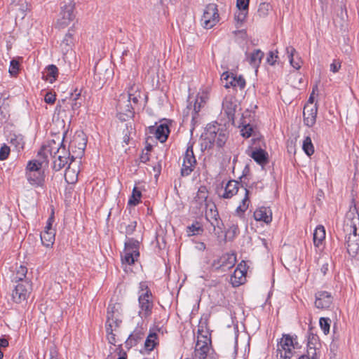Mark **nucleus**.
Returning <instances> with one entry per match:
<instances>
[{"label":"nucleus","instance_id":"9b49d317","mask_svg":"<svg viewBox=\"0 0 359 359\" xmlns=\"http://www.w3.org/2000/svg\"><path fill=\"white\" fill-rule=\"evenodd\" d=\"M334 297L327 291L320 290L315 294V306L319 309H328L333 303Z\"/></svg>","mask_w":359,"mask_h":359},{"label":"nucleus","instance_id":"0e129e2a","mask_svg":"<svg viewBox=\"0 0 359 359\" xmlns=\"http://www.w3.org/2000/svg\"><path fill=\"white\" fill-rule=\"evenodd\" d=\"M22 138L19 137L16 135H14V137H11L10 142L12 144H15L16 147H18L19 144H20V141H22Z\"/></svg>","mask_w":359,"mask_h":359},{"label":"nucleus","instance_id":"bf43d9fd","mask_svg":"<svg viewBox=\"0 0 359 359\" xmlns=\"http://www.w3.org/2000/svg\"><path fill=\"white\" fill-rule=\"evenodd\" d=\"M250 0H236V6L238 10H248Z\"/></svg>","mask_w":359,"mask_h":359},{"label":"nucleus","instance_id":"4468645a","mask_svg":"<svg viewBox=\"0 0 359 359\" xmlns=\"http://www.w3.org/2000/svg\"><path fill=\"white\" fill-rule=\"evenodd\" d=\"M317 112L318 106L316 104L313 106L309 105V104L305 105L303 111V117L304 123L306 126L311 128L315 125L316 122Z\"/></svg>","mask_w":359,"mask_h":359},{"label":"nucleus","instance_id":"aec40b11","mask_svg":"<svg viewBox=\"0 0 359 359\" xmlns=\"http://www.w3.org/2000/svg\"><path fill=\"white\" fill-rule=\"evenodd\" d=\"M205 340L202 341L198 339L194 351V357L193 359H205L207 358L208 351L210 350V346L208 343L207 342V337H204Z\"/></svg>","mask_w":359,"mask_h":359},{"label":"nucleus","instance_id":"a211bd4d","mask_svg":"<svg viewBox=\"0 0 359 359\" xmlns=\"http://www.w3.org/2000/svg\"><path fill=\"white\" fill-rule=\"evenodd\" d=\"M311 330L312 329L310 328L309 331L306 353L312 356L313 359H318L317 350L318 348L317 345H320L319 337L317 334L313 333Z\"/></svg>","mask_w":359,"mask_h":359},{"label":"nucleus","instance_id":"37998d69","mask_svg":"<svg viewBox=\"0 0 359 359\" xmlns=\"http://www.w3.org/2000/svg\"><path fill=\"white\" fill-rule=\"evenodd\" d=\"M73 43V34L71 33V30L69 29L68 32L65 34L63 40L62 41L61 46L62 47V48L66 49V50L67 51L69 48L72 47Z\"/></svg>","mask_w":359,"mask_h":359},{"label":"nucleus","instance_id":"774afa93","mask_svg":"<svg viewBox=\"0 0 359 359\" xmlns=\"http://www.w3.org/2000/svg\"><path fill=\"white\" fill-rule=\"evenodd\" d=\"M8 346V341L4 337L0 338V348H6Z\"/></svg>","mask_w":359,"mask_h":359},{"label":"nucleus","instance_id":"0eeeda50","mask_svg":"<svg viewBox=\"0 0 359 359\" xmlns=\"http://www.w3.org/2000/svg\"><path fill=\"white\" fill-rule=\"evenodd\" d=\"M219 15L217 6L215 4H208L201 18V22L203 27L210 29L219 22Z\"/></svg>","mask_w":359,"mask_h":359},{"label":"nucleus","instance_id":"f704fd0d","mask_svg":"<svg viewBox=\"0 0 359 359\" xmlns=\"http://www.w3.org/2000/svg\"><path fill=\"white\" fill-rule=\"evenodd\" d=\"M241 187L243 188V189L245 191V196L242 199L241 204L236 208V212L238 214L244 213L248 208L249 203H250V199H249L250 191H249V190L247 189L246 188L243 187V185H241Z\"/></svg>","mask_w":359,"mask_h":359},{"label":"nucleus","instance_id":"6e6552de","mask_svg":"<svg viewBox=\"0 0 359 359\" xmlns=\"http://www.w3.org/2000/svg\"><path fill=\"white\" fill-rule=\"evenodd\" d=\"M152 293L150 290L139 294L138 303L140 311L138 315L142 318H147L152 313L154 303L151 299Z\"/></svg>","mask_w":359,"mask_h":359},{"label":"nucleus","instance_id":"5fc2aeb1","mask_svg":"<svg viewBox=\"0 0 359 359\" xmlns=\"http://www.w3.org/2000/svg\"><path fill=\"white\" fill-rule=\"evenodd\" d=\"M278 57V50L270 51L268 53L266 62L271 65H274Z\"/></svg>","mask_w":359,"mask_h":359},{"label":"nucleus","instance_id":"864d4df0","mask_svg":"<svg viewBox=\"0 0 359 359\" xmlns=\"http://www.w3.org/2000/svg\"><path fill=\"white\" fill-rule=\"evenodd\" d=\"M253 132V128L250 124H245L241 130V135L245 138L250 137Z\"/></svg>","mask_w":359,"mask_h":359},{"label":"nucleus","instance_id":"5701e85b","mask_svg":"<svg viewBox=\"0 0 359 359\" xmlns=\"http://www.w3.org/2000/svg\"><path fill=\"white\" fill-rule=\"evenodd\" d=\"M254 218L256 221L270 224L272 221V212L269 208L261 207L254 212Z\"/></svg>","mask_w":359,"mask_h":359},{"label":"nucleus","instance_id":"2f4dec72","mask_svg":"<svg viewBox=\"0 0 359 359\" xmlns=\"http://www.w3.org/2000/svg\"><path fill=\"white\" fill-rule=\"evenodd\" d=\"M112 302V298L109 299V306L107 307V316L106 321V332H107V339L110 345L112 344V322L111 321V317L112 316V310L110 311V305Z\"/></svg>","mask_w":359,"mask_h":359},{"label":"nucleus","instance_id":"39448f33","mask_svg":"<svg viewBox=\"0 0 359 359\" xmlns=\"http://www.w3.org/2000/svg\"><path fill=\"white\" fill-rule=\"evenodd\" d=\"M194 143L189 142L187 149L182 156L183 162L180 170L182 177H187L194 170L197 161L193 150Z\"/></svg>","mask_w":359,"mask_h":359},{"label":"nucleus","instance_id":"423d86ee","mask_svg":"<svg viewBox=\"0 0 359 359\" xmlns=\"http://www.w3.org/2000/svg\"><path fill=\"white\" fill-rule=\"evenodd\" d=\"M139 255V242L133 238L129 239L125 243V249L121 255L122 264L132 265L137 259Z\"/></svg>","mask_w":359,"mask_h":359},{"label":"nucleus","instance_id":"cd10ccee","mask_svg":"<svg viewBox=\"0 0 359 359\" xmlns=\"http://www.w3.org/2000/svg\"><path fill=\"white\" fill-rule=\"evenodd\" d=\"M250 156L255 162L261 165H266L269 161L268 153L261 148L256 149L253 151Z\"/></svg>","mask_w":359,"mask_h":359},{"label":"nucleus","instance_id":"7ed1b4c3","mask_svg":"<svg viewBox=\"0 0 359 359\" xmlns=\"http://www.w3.org/2000/svg\"><path fill=\"white\" fill-rule=\"evenodd\" d=\"M76 3L73 0H62L60 4V12L57 20L58 28H65L76 18Z\"/></svg>","mask_w":359,"mask_h":359},{"label":"nucleus","instance_id":"a18cd8bd","mask_svg":"<svg viewBox=\"0 0 359 359\" xmlns=\"http://www.w3.org/2000/svg\"><path fill=\"white\" fill-rule=\"evenodd\" d=\"M331 320L329 318L322 317L319 320V325L323 333L327 335L330 332Z\"/></svg>","mask_w":359,"mask_h":359},{"label":"nucleus","instance_id":"c756f323","mask_svg":"<svg viewBox=\"0 0 359 359\" xmlns=\"http://www.w3.org/2000/svg\"><path fill=\"white\" fill-rule=\"evenodd\" d=\"M325 238V229L323 226L318 225L313 232V244L315 247L319 248Z\"/></svg>","mask_w":359,"mask_h":359},{"label":"nucleus","instance_id":"338daca9","mask_svg":"<svg viewBox=\"0 0 359 359\" xmlns=\"http://www.w3.org/2000/svg\"><path fill=\"white\" fill-rule=\"evenodd\" d=\"M116 350H119V352H118L119 355L117 359H127L128 358L126 352L123 351L122 349H121V348H118Z\"/></svg>","mask_w":359,"mask_h":359},{"label":"nucleus","instance_id":"b1692460","mask_svg":"<svg viewBox=\"0 0 359 359\" xmlns=\"http://www.w3.org/2000/svg\"><path fill=\"white\" fill-rule=\"evenodd\" d=\"M239 182L236 180H229L225 187L223 194L219 196L223 198H231L236 195L239 189Z\"/></svg>","mask_w":359,"mask_h":359},{"label":"nucleus","instance_id":"ea45409f","mask_svg":"<svg viewBox=\"0 0 359 359\" xmlns=\"http://www.w3.org/2000/svg\"><path fill=\"white\" fill-rule=\"evenodd\" d=\"M203 232V229L198 222H196L187 227V233L189 236L200 235Z\"/></svg>","mask_w":359,"mask_h":359},{"label":"nucleus","instance_id":"4d7b16f0","mask_svg":"<svg viewBox=\"0 0 359 359\" xmlns=\"http://www.w3.org/2000/svg\"><path fill=\"white\" fill-rule=\"evenodd\" d=\"M341 66V62L339 60H334L330 64V71L333 73L339 72Z\"/></svg>","mask_w":359,"mask_h":359},{"label":"nucleus","instance_id":"603ef678","mask_svg":"<svg viewBox=\"0 0 359 359\" xmlns=\"http://www.w3.org/2000/svg\"><path fill=\"white\" fill-rule=\"evenodd\" d=\"M10 152V147L6 144H3L0 148V161H4L7 159Z\"/></svg>","mask_w":359,"mask_h":359},{"label":"nucleus","instance_id":"79ce46f5","mask_svg":"<svg viewBox=\"0 0 359 359\" xmlns=\"http://www.w3.org/2000/svg\"><path fill=\"white\" fill-rule=\"evenodd\" d=\"M302 149L305 154L311 156L314 153V147L310 137L307 136L303 141Z\"/></svg>","mask_w":359,"mask_h":359},{"label":"nucleus","instance_id":"052dcab7","mask_svg":"<svg viewBox=\"0 0 359 359\" xmlns=\"http://www.w3.org/2000/svg\"><path fill=\"white\" fill-rule=\"evenodd\" d=\"M71 102L72 109L75 111L81 107L83 100H71Z\"/></svg>","mask_w":359,"mask_h":359},{"label":"nucleus","instance_id":"8fccbe9b","mask_svg":"<svg viewBox=\"0 0 359 359\" xmlns=\"http://www.w3.org/2000/svg\"><path fill=\"white\" fill-rule=\"evenodd\" d=\"M271 7V6L269 3L264 2L260 4L257 11L259 15L261 17L266 16Z\"/></svg>","mask_w":359,"mask_h":359},{"label":"nucleus","instance_id":"e2e57ef3","mask_svg":"<svg viewBox=\"0 0 359 359\" xmlns=\"http://www.w3.org/2000/svg\"><path fill=\"white\" fill-rule=\"evenodd\" d=\"M139 288H140V292H139V294L142 293V292H145L146 291H147L148 290H150L149 287H148V285L147 284L146 282H141L140 283V286H139Z\"/></svg>","mask_w":359,"mask_h":359},{"label":"nucleus","instance_id":"dca6fc26","mask_svg":"<svg viewBox=\"0 0 359 359\" xmlns=\"http://www.w3.org/2000/svg\"><path fill=\"white\" fill-rule=\"evenodd\" d=\"M237 104L232 99H225L222 103V109L224 114L226 115L228 121L232 125H235V114L237 110Z\"/></svg>","mask_w":359,"mask_h":359},{"label":"nucleus","instance_id":"f03ea898","mask_svg":"<svg viewBox=\"0 0 359 359\" xmlns=\"http://www.w3.org/2000/svg\"><path fill=\"white\" fill-rule=\"evenodd\" d=\"M228 136L229 133L225 126L217 122L208 125L204 139L205 149H211L215 144L222 148L225 144Z\"/></svg>","mask_w":359,"mask_h":359},{"label":"nucleus","instance_id":"3c124183","mask_svg":"<svg viewBox=\"0 0 359 359\" xmlns=\"http://www.w3.org/2000/svg\"><path fill=\"white\" fill-rule=\"evenodd\" d=\"M136 222H132L130 224L126 225L124 224H120V231H123V228H125V233L128 235L132 234L136 228Z\"/></svg>","mask_w":359,"mask_h":359},{"label":"nucleus","instance_id":"49530a36","mask_svg":"<svg viewBox=\"0 0 359 359\" xmlns=\"http://www.w3.org/2000/svg\"><path fill=\"white\" fill-rule=\"evenodd\" d=\"M205 210V219L208 221L219 215L217 207L215 204H212L209 209L208 208Z\"/></svg>","mask_w":359,"mask_h":359},{"label":"nucleus","instance_id":"9d476101","mask_svg":"<svg viewBox=\"0 0 359 359\" xmlns=\"http://www.w3.org/2000/svg\"><path fill=\"white\" fill-rule=\"evenodd\" d=\"M17 283L18 284L13 291L12 297L15 302L19 304L27 298L32 290V285L28 280Z\"/></svg>","mask_w":359,"mask_h":359},{"label":"nucleus","instance_id":"412c9836","mask_svg":"<svg viewBox=\"0 0 359 359\" xmlns=\"http://www.w3.org/2000/svg\"><path fill=\"white\" fill-rule=\"evenodd\" d=\"M247 271L245 265L243 266L241 263L234 270L233 273L231 276V281L233 286H239L244 283L245 280V274Z\"/></svg>","mask_w":359,"mask_h":359},{"label":"nucleus","instance_id":"a19ab883","mask_svg":"<svg viewBox=\"0 0 359 359\" xmlns=\"http://www.w3.org/2000/svg\"><path fill=\"white\" fill-rule=\"evenodd\" d=\"M27 273V268L25 266L20 265L16 269V273L14 276L15 282H22L27 280L26 276Z\"/></svg>","mask_w":359,"mask_h":359},{"label":"nucleus","instance_id":"f8f14e48","mask_svg":"<svg viewBox=\"0 0 359 359\" xmlns=\"http://www.w3.org/2000/svg\"><path fill=\"white\" fill-rule=\"evenodd\" d=\"M221 79L226 81L224 87L226 88L238 87L240 89H243L245 86V80L242 76L237 77L233 74H229L228 72H224L222 74Z\"/></svg>","mask_w":359,"mask_h":359},{"label":"nucleus","instance_id":"bb28decb","mask_svg":"<svg viewBox=\"0 0 359 359\" xmlns=\"http://www.w3.org/2000/svg\"><path fill=\"white\" fill-rule=\"evenodd\" d=\"M247 60L249 64L254 68L257 69L259 67L262 59L264 57V53L259 50L256 49L252 53L248 54L245 53Z\"/></svg>","mask_w":359,"mask_h":359},{"label":"nucleus","instance_id":"4c0bfd02","mask_svg":"<svg viewBox=\"0 0 359 359\" xmlns=\"http://www.w3.org/2000/svg\"><path fill=\"white\" fill-rule=\"evenodd\" d=\"M210 225L213 227V231L215 234L219 235L222 231V228L224 226V224L220 219L219 215L218 217H215L214 219H211L208 220Z\"/></svg>","mask_w":359,"mask_h":359},{"label":"nucleus","instance_id":"ddd939ff","mask_svg":"<svg viewBox=\"0 0 359 359\" xmlns=\"http://www.w3.org/2000/svg\"><path fill=\"white\" fill-rule=\"evenodd\" d=\"M147 328L141 325L138 324L134 331L128 337L126 345L128 348L136 346L139 344L144 338L146 334Z\"/></svg>","mask_w":359,"mask_h":359},{"label":"nucleus","instance_id":"13d9d810","mask_svg":"<svg viewBox=\"0 0 359 359\" xmlns=\"http://www.w3.org/2000/svg\"><path fill=\"white\" fill-rule=\"evenodd\" d=\"M55 100H56V95L55 94L51 93V92H48L46 93V94L45 95V97H44V101L47 103V104H53L55 103Z\"/></svg>","mask_w":359,"mask_h":359},{"label":"nucleus","instance_id":"c03bdc74","mask_svg":"<svg viewBox=\"0 0 359 359\" xmlns=\"http://www.w3.org/2000/svg\"><path fill=\"white\" fill-rule=\"evenodd\" d=\"M142 196L141 191L137 190L136 187H134L132 193V196L130 198L128 201V204L131 205H137L140 201Z\"/></svg>","mask_w":359,"mask_h":359},{"label":"nucleus","instance_id":"c9c22d12","mask_svg":"<svg viewBox=\"0 0 359 359\" xmlns=\"http://www.w3.org/2000/svg\"><path fill=\"white\" fill-rule=\"evenodd\" d=\"M158 335L156 332H151L147 336L144 342V348L148 351H151L158 344Z\"/></svg>","mask_w":359,"mask_h":359},{"label":"nucleus","instance_id":"de8ad7c7","mask_svg":"<svg viewBox=\"0 0 359 359\" xmlns=\"http://www.w3.org/2000/svg\"><path fill=\"white\" fill-rule=\"evenodd\" d=\"M20 70V63L15 59H13L10 62L9 73L11 76H15L18 75Z\"/></svg>","mask_w":359,"mask_h":359},{"label":"nucleus","instance_id":"09e8293b","mask_svg":"<svg viewBox=\"0 0 359 359\" xmlns=\"http://www.w3.org/2000/svg\"><path fill=\"white\" fill-rule=\"evenodd\" d=\"M204 104H201L199 100H198V104H196V100H195L194 103L193 104V109L191 111V116H192L191 121H192V123H194L196 121L198 114L200 111L201 107H203L204 106Z\"/></svg>","mask_w":359,"mask_h":359},{"label":"nucleus","instance_id":"7c9ffc66","mask_svg":"<svg viewBox=\"0 0 359 359\" xmlns=\"http://www.w3.org/2000/svg\"><path fill=\"white\" fill-rule=\"evenodd\" d=\"M170 133V130L167 124L163 123L160 124L156 129L155 135L157 140L160 141V142H165L168 137Z\"/></svg>","mask_w":359,"mask_h":359},{"label":"nucleus","instance_id":"58836bf2","mask_svg":"<svg viewBox=\"0 0 359 359\" xmlns=\"http://www.w3.org/2000/svg\"><path fill=\"white\" fill-rule=\"evenodd\" d=\"M248 13V10L242 9L238 10L234 15V19L236 21V27H241L243 23L245 22L246 17Z\"/></svg>","mask_w":359,"mask_h":359},{"label":"nucleus","instance_id":"6ab92c4d","mask_svg":"<svg viewBox=\"0 0 359 359\" xmlns=\"http://www.w3.org/2000/svg\"><path fill=\"white\" fill-rule=\"evenodd\" d=\"M65 133H64L60 142H57L55 140H48V144L52 146L51 152L53 158H56L57 155H65L69 158L70 152L66 149L65 145L63 143Z\"/></svg>","mask_w":359,"mask_h":359},{"label":"nucleus","instance_id":"680f3d73","mask_svg":"<svg viewBox=\"0 0 359 359\" xmlns=\"http://www.w3.org/2000/svg\"><path fill=\"white\" fill-rule=\"evenodd\" d=\"M70 100H83L81 97V90H78V89H76L74 93H72L70 95Z\"/></svg>","mask_w":359,"mask_h":359},{"label":"nucleus","instance_id":"a878e982","mask_svg":"<svg viewBox=\"0 0 359 359\" xmlns=\"http://www.w3.org/2000/svg\"><path fill=\"white\" fill-rule=\"evenodd\" d=\"M59 72L58 68L55 65H49L44 69L42 72V79L50 83L57 80Z\"/></svg>","mask_w":359,"mask_h":359},{"label":"nucleus","instance_id":"473e14b6","mask_svg":"<svg viewBox=\"0 0 359 359\" xmlns=\"http://www.w3.org/2000/svg\"><path fill=\"white\" fill-rule=\"evenodd\" d=\"M40 237L43 245L46 248L52 247L55 242V231H43Z\"/></svg>","mask_w":359,"mask_h":359},{"label":"nucleus","instance_id":"f257e3e1","mask_svg":"<svg viewBox=\"0 0 359 359\" xmlns=\"http://www.w3.org/2000/svg\"><path fill=\"white\" fill-rule=\"evenodd\" d=\"M117 117L121 123L117 128L123 135V142L128 144L130 139L135 135V129L131 119L134 116L133 108L130 102V97L123 95L116 104Z\"/></svg>","mask_w":359,"mask_h":359},{"label":"nucleus","instance_id":"4be33fe9","mask_svg":"<svg viewBox=\"0 0 359 359\" xmlns=\"http://www.w3.org/2000/svg\"><path fill=\"white\" fill-rule=\"evenodd\" d=\"M87 144L86 135L83 132L76 133L74 136L73 140L70 142L69 147L73 148H77L79 150L80 154H83Z\"/></svg>","mask_w":359,"mask_h":359},{"label":"nucleus","instance_id":"c85d7f7f","mask_svg":"<svg viewBox=\"0 0 359 359\" xmlns=\"http://www.w3.org/2000/svg\"><path fill=\"white\" fill-rule=\"evenodd\" d=\"M286 53L287 54L290 63L295 69H299L301 67V59L297 55L296 50L292 46H287L286 48Z\"/></svg>","mask_w":359,"mask_h":359},{"label":"nucleus","instance_id":"6e6d98bb","mask_svg":"<svg viewBox=\"0 0 359 359\" xmlns=\"http://www.w3.org/2000/svg\"><path fill=\"white\" fill-rule=\"evenodd\" d=\"M209 99L208 93L206 91L199 92L195 100H196V104H198V100L201 104H205L207 100Z\"/></svg>","mask_w":359,"mask_h":359},{"label":"nucleus","instance_id":"20e7f679","mask_svg":"<svg viewBox=\"0 0 359 359\" xmlns=\"http://www.w3.org/2000/svg\"><path fill=\"white\" fill-rule=\"evenodd\" d=\"M297 339L296 335L283 334L282 338L278 342L277 357H279L280 359H290L293 354L292 350L300 347Z\"/></svg>","mask_w":359,"mask_h":359},{"label":"nucleus","instance_id":"1a4fd4ad","mask_svg":"<svg viewBox=\"0 0 359 359\" xmlns=\"http://www.w3.org/2000/svg\"><path fill=\"white\" fill-rule=\"evenodd\" d=\"M208 191L205 186H201L196 193L194 199L191 202V208L196 215L202 213L204 209L208 208Z\"/></svg>","mask_w":359,"mask_h":359},{"label":"nucleus","instance_id":"e433bc0d","mask_svg":"<svg viewBox=\"0 0 359 359\" xmlns=\"http://www.w3.org/2000/svg\"><path fill=\"white\" fill-rule=\"evenodd\" d=\"M52 146L48 144V142L47 144L41 146V149L38 151V159L37 160H45L49 161L48 160V156L50 155L53 158V154L51 152Z\"/></svg>","mask_w":359,"mask_h":359},{"label":"nucleus","instance_id":"393cba45","mask_svg":"<svg viewBox=\"0 0 359 359\" xmlns=\"http://www.w3.org/2000/svg\"><path fill=\"white\" fill-rule=\"evenodd\" d=\"M48 166V161L45 160H31L29 161L26 168L25 173H32L33 172L43 170V168Z\"/></svg>","mask_w":359,"mask_h":359},{"label":"nucleus","instance_id":"72a5a7b5","mask_svg":"<svg viewBox=\"0 0 359 359\" xmlns=\"http://www.w3.org/2000/svg\"><path fill=\"white\" fill-rule=\"evenodd\" d=\"M53 158L52 168L55 171H60L68 164L69 158L65 155H57Z\"/></svg>","mask_w":359,"mask_h":359},{"label":"nucleus","instance_id":"f3484780","mask_svg":"<svg viewBox=\"0 0 359 359\" xmlns=\"http://www.w3.org/2000/svg\"><path fill=\"white\" fill-rule=\"evenodd\" d=\"M25 177L29 184L32 187L36 188H43L45 187L46 175L44 170L25 173Z\"/></svg>","mask_w":359,"mask_h":359},{"label":"nucleus","instance_id":"2eb2a0df","mask_svg":"<svg viewBox=\"0 0 359 359\" xmlns=\"http://www.w3.org/2000/svg\"><path fill=\"white\" fill-rule=\"evenodd\" d=\"M236 262V255L234 253H226L221 256L218 260L214 262V265H218L217 268H221L223 271L230 269L234 266Z\"/></svg>","mask_w":359,"mask_h":359},{"label":"nucleus","instance_id":"69168bd1","mask_svg":"<svg viewBox=\"0 0 359 359\" xmlns=\"http://www.w3.org/2000/svg\"><path fill=\"white\" fill-rule=\"evenodd\" d=\"M140 162H142V163L147 162L149 160V157L148 153L147 152V153L142 152V154H141V156L140 157Z\"/></svg>","mask_w":359,"mask_h":359}]
</instances>
